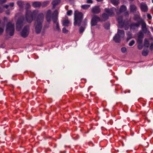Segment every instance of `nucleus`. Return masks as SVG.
Here are the masks:
<instances>
[{
    "instance_id": "1",
    "label": "nucleus",
    "mask_w": 153,
    "mask_h": 153,
    "mask_svg": "<svg viewBox=\"0 0 153 153\" xmlns=\"http://www.w3.org/2000/svg\"><path fill=\"white\" fill-rule=\"evenodd\" d=\"M30 7V4L27 3L25 5L26 11L25 12V18L26 21L29 23H31L37 16L35 23L36 33L37 34L40 33L42 27V23L44 21V16L43 13L38 14L39 11L35 10L31 11L29 10Z\"/></svg>"
},
{
    "instance_id": "2",
    "label": "nucleus",
    "mask_w": 153,
    "mask_h": 153,
    "mask_svg": "<svg viewBox=\"0 0 153 153\" xmlns=\"http://www.w3.org/2000/svg\"><path fill=\"white\" fill-rule=\"evenodd\" d=\"M83 15L81 12L77 10H75L74 14V25L75 26L77 25L79 26L81 25L82 20L83 19Z\"/></svg>"
},
{
    "instance_id": "3",
    "label": "nucleus",
    "mask_w": 153,
    "mask_h": 153,
    "mask_svg": "<svg viewBox=\"0 0 153 153\" xmlns=\"http://www.w3.org/2000/svg\"><path fill=\"white\" fill-rule=\"evenodd\" d=\"M118 23V27L119 28L124 27L125 30H128L129 27V25L128 21L126 20H123L122 16H119L117 18Z\"/></svg>"
},
{
    "instance_id": "4",
    "label": "nucleus",
    "mask_w": 153,
    "mask_h": 153,
    "mask_svg": "<svg viewBox=\"0 0 153 153\" xmlns=\"http://www.w3.org/2000/svg\"><path fill=\"white\" fill-rule=\"evenodd\" d=\"M125 34V32L123 30L118 29L117 33L113 37V40L116 43H119L121 39L124 38Z\"/></svg>"
},
{
    "instance_id": "5",
    "label": "nucleus",
    "mask_w": 153,
    "mask_h": 153,
    "mask_svg": "<svg viewBox=\"0 0 153 153\" xmlns=\"http://www.w3.org/2000/svg\"><path fill=\"white\" fill-rule=\"evenodd\" d=\"M5 31L6 33H9L10 36H13L14 32V25L11 22H8L6 25Z\"/></svg>"
},
{
    "instance_id": "6",
    "label": "nucleus",
    "mask_w": 153,
    "mask_h": 153,
    "mask_svg": "<svg viewBox=\"0 0 153 153\" xmlns=\"http://www.w3.org/2000/svg\"><path fill=\"white\" fill-rule=\"evenodd\" d=\"M26 20L24 16H22L19 18L16 23V28L17 31L21 30Z\"/></svg>"
},
{
    "instance_id": "7",
    "label": "nucleus",
    "mask_w": 153,
    "mask_h": 153,
    "mask_svg": "<svg viewBox=\"0 0 153 153\" xmlns=\"http://www.w3.org/2000/svg\"><path fill=\"white\" fill-rule=\"evenodd\" d=\"M30 27L28 25L25 26L21 33V36L24 38L27 37L29 34Z\"/></svg>"
},
{
    "instance_id": "8",
    "label": "nucleus",
    "mask_w": 153,
    "mask_h": 153,
    "mask_svg": "<svg viewBox=\"0 0 153 153\" xmlns=\"http://www.w3.org/2000/svg\"><path fill=\"white\" fill-rule=\"evenodd\" d=\"M117 9L114 7H112L110 8H105V11L108 14V15L110 16H112L114 15V12L117 11Z\"/></svg>"
},
{
    "instance_id": "9",
    "label": "nucleus",
    "mask_w": 153,
    "mask_h": 153,
    "mask_svg": "<svg viewBox=\"0 0 153 153\" xmlns=\"http://www.w3.org/2000/svg\"><path fill=\"white\" fill-rule=\"evenodd\" d=\"M143 19H141L140 20L138 21L136 23L132 22L130 25V29L133 30H135L136 28H138L140 27V24L142 23Z\"/></svg>"
},
{
    "instance_id": "10",
    "label": "nucleus",
    "mask_w": 153,
    "mask_h": 153,
    "mask_svg": "<svg viewBox=\"0 0 153 153\" xmlns=\"http://www.w3.org/2000/svg\"><path fill=\"white\" fill-rule=\"evenodd\" d=\"M100 18L96 15L93 16L91 19V26L96 25L98 22L101 21Z\"/></svg>"
},
{
    "instance_id": "11",
    "label": "nucleus",
    "mask_w": 153,
    "mask_h": 153,
    "mask_svg": "<svg viewBox=\"0 0 153 153\" xmlns=\"http://www.w3.org/2000/svg\"><path fill=\"white\" fill-rule=\"evenodd\" d=\"M141 30L145 34H146L148 35H150L151 34L150 32L148 30L146 27V23L143 20L142 23L141 24Z\"/></svg>"
},
{
    "instance_id": "12",
    "label": "nucleus",
    "mask_w": 153,
    "mask_h": 153,
    "mask_svg": "<svg viewBox=\"0 0 153 153\" xmlns=\"http://www.w3.org/2000/svg\"><path fill=\"white\" fill-rule=\"evenodd\" d=\"M101 12V9L99 6H95L91 8V12L94 14H98Z\"/></svg>"
},
{
    "instance_id": "13",
    "label": "nucleus",
    "mask_w": 153,
    "mask_h": 153,
    "mask_svg": "<svg viewBox=\"0 0 153 153\" xmlns=\"http://www.w3.org/2000/svg\"><path fill=\"white\" fill-rule=\"evenodd\" d=\"M58 12L57 10H55L53 13L52 14V20L54 23H55L57 22Z\"/></svg>"
},
{
    "instance_id": "14",
    "label": "nucleus",
    "mask_w": 153,
    "mask_h": 153,
    "mask_svg": "<svg viewBox=\"0 0 153 153\" xmlns=\"http://www.w3.org/2000/svg\"><path fill=\"white\" fill-rule=\"evenodd\" d=\"M143 37V34L141 31H140L138 33L137 41V42L138 44H142Z\"/></svg>"
},
{
    "instance_id": "15",
    "label": "nucleus",
    "mask_w": 153,
    "mask_h": 153,
    "mask_svg": "<svg viewBox=\"0 0 153 153\" xmlns=\"http://www.w3.org/2000/svg\"><path fill=\"white\" fill-rule=\"evenodd\" d=\"M51 12V10H49L47 11L46 13V19L47 21L49 22H50L51 21V15H52Z\"/></svg>"
},
{
    "instance_id": "16",
    "label": "nucleus",
    "mask_w": 153,
    "mask_h": 153,
    "mask_svg": "<svg viewBox=\"0 0 153 153\" xmlns=\"http://www.w3.org/2000/svg\"><path fill=\"white\" fill-rule=\"evenodd\" d=\"M140 8L142 12H146L148 11V7L145 3H141L140 5Z\"/></svg>"
},
{
    "instance_id": "17",
    "label": "nucleus",
    "mask_w": 153,
    "mask_h": 153,
    "mask_svg": "<svg viewBox=\"0 0 153 153\" xmlns=\"http://www.w3.org/2000/svg\"><path fill=\"white\" fill-rule=\"evenodd\" d=\"M32 5L35 8L39 7L41 6V3L38 1H33L32 3Z\"/></svg>"
},
{
    "instance_id": "18",
    "label": "nucleus",
    "mask_w": 153,
    "mask_h": 153,
    "mask_svg": "<svg viewBox=\"0 0 153 153\" xmlns=\"http://www.w3.org/2000/svg\"><path fill=\"white\" fill-rule=\"evenodd\" d=\"M60 0H53L51 3L53 5L52 8L54 9L56 6L60 2Z\"/></svg>"
},
{
    "instance_id": "19",
    "label": "nucleus",
    "mask_w": 153,
    "mask_h": 153,
    "mask_svg": "<svg viewBox=\"0 0 153 153\" xmlns=\"http://www.w3.org/2000/svg\"><path fill=\"white\" fill-rule=\"evenodd\" d=\"M17 4L20 10H23L24 2L22 1H18L17 2Z\"/></svg>"
},
{
    "instance_id": "20",
    "label": "nucleus",
    "mask_w": 153,
    "mask_h": 153,
    "mask_svg": "<svg viewBox=\"0 0 153 153\" xmlns=\"http://www.w3.org/2000/svg\"><path fill=\"white\" fill-rule=\"evenodd\" d=\"M130 9L131 12L134 13L137 10V7L134 4H131L130 6Z\"/></svg>"
},
{
    "instance_id": "21",
    "label": "nucleus",
    "mask_w": 153,
    "mask_h": 153,
    "mask_svg": "<svg viewBox=\"0 0 153 153\" xmlns=\"http://www.w3.org/2000/svg\"><path fill=\"white\" fill-rule=\"evenodd\" d=\"M126 35L127 36L126 39L127 41H128L130 39L132 38V35L130 32L127 31L126 33Z\"/></svg>"
},
{
    "instance_id": "22",
    "label": "nucleus",
    "mask_w": 153,
    "mask_h": 153,
    "mask_svg": "<svg viewBox=\"0 0 153 153\" xmlns=\"http://www.w3.org/2000/svg\"><path fill=\"white\" fill-rule=\"evenodd\" d=\"M127 10V8L126 6L124 5H122L121 6L119 11L120 13H122L124 12Z\"/></svg>"
},
{
    "instance_id": "23",
    "label": "nucleus",
    "mask_w": 153,
    "mask_h": 153,
    "mask_svg": "<svg viewBox=\"0 0 153 153\" xmlns=\"http://www.w3.org/2000/svg\"><path fill=\"white\" fill-rule=\"evenodd\" d=\"M111 2L114 6L118 5L119 3L118 0H111Z\"/></svg>"
},
{
    "instance_id": "24",
    "label": "nucleus",
    "mask_w": 153,
    "mask_h": 153,
    "mask_svg": "<svg viewBox=\"0 0 153 153\" xmlns=\"http://www.w3.org/2000/svg\"><path fill=\"white\" fill-rule=\"evenodd\" d=\"M69 23V21L68 20H65L63 21L62 25L64 26H68Z\"/></svg>"
},
{
    "instance_id": "25",
    "label": "nucleus",
    "mask_w": 153,
    "mask_h": 153,
    "mask_svg": "<svg viewBox=\"0 0 153 153\" xmlns=\"http://www.w3.org/2000/svg\"><path fill=\"white\" fill-rule=\"evenodd\" d=\"M110 23L109 22H107L104 25V27L105 29L108 30L110 28Z\"/></svg>"
},
{
    "instance_id": "26",
    "label": "nucleus",
    "mask_w": 153,
    "mask_h": 153,
    "mask_svg": "<svg viewBox=\"0 0 153 153\" xmlns=\"http://www.w3.org/2000/svg\"><path fill=\"white\" fill-rule=\"evenodd\" d=\"M144 46L146 48H148L149 46V41L146 38L144 39Z\"/></svg>"
},
{
    "instance_id": "27",
    "label": "nucleus",
    "mask_w": 153,
    "mask_h": 153,
    "mask_svg": "<svg viewBox=\"0 0 153 153\" xmlns=\"http://www.w3.org/2000/svg\"><path fill=\"white\" fill-rule=\"evenodd\" d=\"M90 5L89 4H84L81 6V7L82 9L87 10L90 7Z\"/></svg>"
},
{
    "instance_id": "28",
    "label": "nucleus",
    "mask_w": 153,
    "mask_h": 153,
    "mask_svg": "<svg viewBox=\"0 0 153 153\" xmlns=\"http://www.w3.org/2000/svg\"><path fill=\"white\" fill-rule=\"evenodd\" d=\"M108 14L104 13L102 14V17L104 20H107L108 18Z\"/></svg>"
},
{
    "instance_id": "29",
    "label": "nucleus",
    "mask_w": 153,
    "mask_h": 153,
    "mask_svg": "<svg viewBox=\"0 0 153 153\" xmlns=\"http://www.w3.org/2000/svg\"><path fill=\"white\" fill-rule=\"evenodd\" d=\"M149 52V51L148 50H143L142 52V54L143 56H146L148 55Z\"/></svg>"
},
{
    "instance_id": "30",
    "label": "nucleus",
    "mask_w": 153,
    "mask_h": 153,
    "mask_svg": "<svg viewBox=\"0 0 153 153\" xmlns=\"http://www.w3.org/2000/svg\"><path fill=\"white\" fill-rule=\"evenodd\" d=\"M50 1H44L42 4H41V6L42 7H45L47 6V5L49 3Z\"/></svg>"
},
{
    "instance_id": "31",
    "label": "nucleus",
    "mask_w": 153,
    "mask_h": 153,
    "mask_svg": "<svg viewBox=\"0 0 153 153\" xmlns=\"http://www.w3.org/2000/svg\"><path fill=\"white\" fill-rule=\"evenodd\" d=\"M87 25V20L86 18H85L83 22H82V25L85 27Z\"/></svg>"
},
{
    "instance_id": "32",
    "label": "nucleus",
    "mask_w": 153,
    "mask_h": 153,
    "mask_svg": "<svg viewBox=\"0 0 153 153\" xmlns=\"http://www.w3.org/2000/svg\"><path fill=\"white\" fill-rule=\"evenodd\" d=\"M85 27L82 25L80 27L79 29V32L80 33H82L84 30Z\"/></svg>"
},
{
    "instance_id": "33",
    "label": "nucleus",
    "mask_w": 153,
    "mask_h": 153,
    "mask_svg": "<svg viewBox=\"0 0 153 153\" xmlns=\"http://www.w3.org/2000/svg\"><path fill=\"white\" fill-rule=\"evenodd\" d=\"M4 7L3 5L0 4V13L3 12L4 11Z\"/></svg>"
},
{
    "instance_id": "34",
    "label": "nucleus",
    "mask_w": 153,
    "mask_h": 153,
    "mask_svg": "<svg viewBox=\"0 0 153 153\" xmlns=\"http://www.w3.org/2000/svg\"><path fill=\"white\" fill-rule=\"evenodd\" d=\"M56 29L59 31L60 30L58 22H57L56 25Z\"/></svg>"
},
{
    "instance_id": "35",
    "label": "nucleus",
    "mask_w": 153,
    "mask_h": 153,
    "mask_svg": "<svg viewBox=\"0 0 153 153\" xmlns=\"http://www.w3.org/2000/svg\"><path fill=\"white\" fill-rule=\"evenodd\" d=\"M135 43V41L134 40H132L129 43V46H132Z\"/></svg>"
},
{
    "instance_id": "36",
    "label": "nucleus",
    "mask_w": 153,
    "mask_h": 153,
    "mask_svg": "<svg viewBox=\"0 0 153 153\" xmlns=\"http://www.w3.org/2000/svg\"><path fill=\"white\" fill-rule=\"evenodd\" d=\"M121 51L123 53H125L126 51V49L125 47H122L121 48Z\"/></svg>"
},
{
    "instance_id": "37",
    "label": "nucleus",
    "mask_w": 153,
    "mask_h": 153,
    "mask_svg": "<svg viewBox=\"0 0 153 153\" xmlns=\"http://www.w3.org/2000/svg\"><path fill=\"white\" fill-rule=\"evenodd\" d=\"M72 12V11L71 10H69L67 12V14L68 16H70L71 15Z\"/></svg>"
},
{
    "instance_id": "38",
    "label": "nucleus",
    "mask_w": 153,
    "mask_h": 153,
    "mask_svg": "<svg viewBox=\"0 0 153 153\" xmlns=\"http://www.w3.org/2000/svg\"><path fill=\"white\" fill-rule=\"evenodd\" d=\"M62 31L64 33H67L68 31V30H67L65 27H64L62 28Z\"/></svg>"
},
{
    "instance_id": "39",
    "label": "nucleus",
    "mask_w": 153,
    "mask_h": 153,
    "mask_svg": "<svg viewBox=\"0 0 153 153\" xmlns=\"http://www.w3.org/2000/svg\"><path fill=\"white\" fill-rule=\"evenodd\" d=\"M147 17L148 19L149 20H150L152 18V16L151 15L149 14L148 13L147 14Z\"/></svg>"
},
{
    "instance_id": "40",
    "label": "nucleus",
    "mask_w": 153,
    "mask_h": 153,
    "mask_svg": "<svg viewBox=\"0 0 153 153\" xmlns=\"http://www.w3.org/2000/svg\"><path fill=\"white\" fill-rule=\"evenodd\" d=\"M138 48L139 50H141L142 48H143V46L141 44H139V45H138Z\"/></svg>"
},
{
    "instance_id": "41",
    "label": "nucleus",
    "mask_w": 153,
    "mask_h": 153,
    "mask_svg": "<svg viewBox=\"0 0 153 153\" xmlns=\"http://www.w3.org/2000/svg\"><path fill=\"white\" fill-rule=\"evenodd\" d=\"M86 3L88 4H92L93 3V1L92 0H87Z\"/></svg>"
},
{
    "instance_id": "42",
    "label": "nucleus",
    "mask_w": 153,
    "mask_h": 153,
    "mask_svg": "<svg viewBox=\"0 0 153 153\" xmlns=\"http://www.w3.org/2000/svg\"><path fill=\"white\" fill-rule=\"evenodd\" d=\"M149 49L150 50L152 51L153 50V43H152L150 46Z\"/></svg>"
},
{
    "instance_id": "43",
    "label": "nucleus",
    "mask_w": 153,
    "mask_h": 153,
    "mask_svg": "<svg viewBox=\"0 0 153 153\" xmlns=\"http://www.w3.org/2000/svg\"><path fill=\"white\" fill-rule=\"evenodd\" d=\"M4 31V29L3 28L0 27V35L3 33Z\"/></svg>"
},
{
    "instance_id": "44",
    "label": "nucleus",
    "mask_w": 153,
    "mask_h": 153,
    "mask_svg": "<svg viewBox=\"0 0 153 153\" xmlns=\"http://www.w3.org/2000/svg\"><path fill=\"white\" fill-rule=\"evenodd\" d=\"M7 0H0V4L4 3L7 1Z\"/></svg>"
},
{
    "instance_id": "45",
    "label": "nucleus",
    "mask_w": 153,
    "mask_h": 153,
    "mask_svg": "<svg viewBox=\"0 0 153 153\" xmlns=\"http://www.w3.org/2000/svg\"><path fill=\"white\" fill-rule=\"evenodd\" d=\"M14 3L13 2L10 3L9 4V6H11L12 7H13L14 6Z\"/></svg>"
},
{
    "instance_id": "46",
    "label": "nucleus",
    "mask_w": 153,
    "mask_h": 153,
    "mask_svg": "<svg viewBox=\"0 0 153 153\" xmlns=\"http://www.w3.org/2000/svg\"><path fill=\"white\" fill-rule=\"evenodd\" d=\"M10 11L9 10H7L5 11V13L7 15L10 14Z\"/></svg>"
},
{
    "instance_id": "47",
    "label": "nucleus",
    "mask_w": 153,
    "mask_h": 153,
    "mask_svg": "<svg viewBox=\"0 0 153 153\" xmlns=\"http://www.w3.org/2000/svg\"><path fill=\"white\" fill-rule=\"evenodd\" d=\"M9 6V5H7V4H6L5 5H3L4 8H5L7 9L8 8V7Z\"/></svg>"
},
{
    "instance_id": "48",
    "label": "nucleus",
    "mask_w": 153,
    "mask_h": 153,
    "mask_svg": "<svg viewBox=\"0 0 153 153\" xmlns=\"http://www.w3.org/2000/svg\"><path fill=\"white\" fill-rule=\"evenodd\" d=\"M137 18L136 17V16H134V20H135V21H138V20H137Z\"/></svg>"
},
{
    "instance_id": "49",
    "label": "nucleus",
    "mask_w": 153,
    "mask_h": 153,
    "mask_svg": "<svg viewBox=\"0 0 153 153\" xmlns=\"http://www.w3.org/2000/svg\"><path fill=\"white\" fill-rule=\"evenodd\" d=\"M4 20L5 21L7 20V18L6 17H4Z\"/></svg>"
},
{
    "instance_id": "50",
    "label": "nucleus",
    "mask_w": 153,
    "mask_h": 153,
    "mask_svg": "<svg viewBox=\"0 0 153 153\" xmlns=\"http://www.w3.org/2000/svg\"><path fill=\"white\" fill-rule=\"evenodd\" d=\"M97 1L100 2L102 1L103 0H96Z\"/></svg>"
},
{
    "instance_id": "51",
    "label": "nucleus",
    "mask_w": 153,
    "mask_h": 153,
    "mask_svg": "<svg viewBox=\"0 0 153 153\" xmlns=\"http://www.w3.org/2000/svg\"><path fill=\"white\" fill-rule=\"evenodd\" d=\"M130 1H134V0H129Z\"/></svg>"
},
{
    "instance_id": "52",
    "label": "nucleus",
    "mask_w": 153,
    "mask_h": 153,
    "mask_svg": "<svg viewBox=\"0 0 153 153\" xmlns=\"http://www.w3.org/2000/svg\"><path fill=\"white\" fill-rule=\"evenodd\" d=\"M152 2L153 3V0H152Z\"/></svg>"
},
{
    "instance_id": "53",
    "label": "nucleus",
    "mask_w": 153,
    "mask_h": 153,
    "mask_svg": "<svg viewBox=\"0 0 153 153\" xmlns=\"http://www.w3.org/2000/svg\"><path fill=\"white\" fill-rule=\"evenodd\" d=\"M152 11H153V7L152 8Z\"/></svg>"
},
{
    "instance_id": "54",
    "label": "nucleus",
    "mask_w": 153,
    "mask_h": 153,
    "mask_svg": "<svg viewBox=\"0 0 153 153\" xmlns=\"http://www.w3.org/2000/svg\"><path fill=\"white\" fill-rule=\"evenodd\" d=\"M126 13L127 15H128V12Z\"/></svg>"
},
{
    "instance_id": "55",
    "label": "nucleus",
    "mask_w": 153,
    "mask_h": 153,
    "mask_svg": "<svg viewBox=\"0 0 153 153\" xmlns=\"http://www.w3.org/2000/svg\"><path fill=\"white\" fill-rule=\"evenodd\" d=\"M90 143H91L92 144V142H91Z\"/></svg>"
},
{
    "instance_id": "56",
    "label": "nucleus",
    "mask_w": 153,
    "mask_h": 153,
    "mask_svg": "<svg viewBox=\"0 0 153 153\" xmlns=\"http://www.w3.org/2000/svg\"><path fill=\"white\" fill-rule=\"evenodd\" d=\"M13 8H12V9H12V10H13Z\"/></svg>"
},
{
    "instance_id": "57",
    "label": "nucleus",
    "mask_w": 153,
    "mask_h": 153,
    "mask_svg": "<svg viewBox=\"0 0 153 153\" xmlns=\"http://www.w3.org/2000/svg\"><path fill=\"white\" fill-rule=\"evenodd\" d=\"M152 30H153V28H152Z\"/></svg>"
}]
</instances>
